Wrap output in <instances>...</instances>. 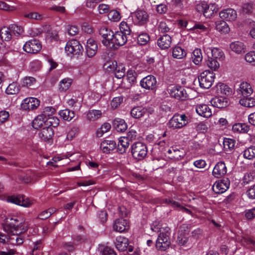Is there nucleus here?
Instances as JSON below:
<instances>
[{"label":"nucleus","mask_w":255,"mask_h":255,"mask_svg":"<svg viewBox=\"0 0 255 255\" xmlns=\"http://www.w3.org/2000/svg\"><path fill=\"white\" fill-rule=\"evenodd\" d=\"M28 225L18 217L7 218L4 229L9 235L8 241L12 244L20 245L23 243L24 239L21 234L28 229Z\"/></svg>","instance_id":"1"},{"label":"nucleus","mask_w":255,"mask_h":255,"mask_svg":"<svg viewBox=\"0 0 255 255\" xmlns=\"http://www.w3.org/2000/svg\"><path fill=\"white\" fill-rule=\"evenodd\" d=\"M170 230V229L169 227L163 228L162 230L160 229L155 244L156 248L158 250L164 251L170 246L171 244L169 237Z\"/></svg>","instance_id":"2"},{"label":"nucleus","mask_w":255,"mask_h":255,"mask_svg":"<svg viewBox=\"0 0 255 255\" xmlns=\"http://www.w3.org/2000/svg\"><path fill=\"white\" fill-rule=\"evenodd\" d=\"M131 152L134 158L140 160L146 156L147 148L146 145L142 142H135L131 147Z\"/></svg>","instance_id":"3"},{"label":"nucleus","mask_w":255,"mask_h":255,"mask_svg":"<svg viewBox=\"0 0 255 255\" xmlns=\"http://www.w3.org/2000/svg\"><path fill=\"white\" fill-rule=\"evenodd\" d=\"M215 74L208 70L201 73L198 77V81L201 88L209 89L210 88L214 81Z\"/></svg>","instance_id":"4"},{"label":"nucleus","mask_w":255,"mask_h":255,"mask_svg":"<svg viewBox=\"0 0 255 255\" xmlns=\"http://www.w3.org/2000/svg\"><path fill=\"white\" fill-rule=\"evenodd\" d=\"M131 17L133 23L138 25H144L149 20V15L144 10L137 9L131 13Z\"/></svg>","instance_id":"5"},{"label":"nucleus","mask_w":255,"mask_h":255,"mask_svg":"<svg viewBox=\"0 0 255 255\" xmlns=\"http://www.w3.org/2000/svg\"><path fill=\"white\" fill-rule=\"evenodd\" d=\"M99 34L103 37L102 44L107 48H110L111 41L113 38L114 32L106 27H102L99 29Z\"/></svg>","instance_id":"6"},{"label":"nucleus","mask_w":255,"mask_h":255,"mask_svg":"<svg viewBox=\"0 0 255 255\" xmlns=\"http://www.w3.org/2000/svg\"><path fill=\"white\" fill-rule=\"evenodd\" d=\"M187 117L185 115L175 114L169 121V125L175 128H180L187 124Z\"/></svg>","instance_id":"7"},{"label":"nucleus","mask_w":255,"mask_h":255,"mask_svg":"<svg viewBox=\"0 0 255 255\" xmlns=\"http://www.w3.org/2000/svg\"><path fill=\"white\" fill-rule=\"evenodd\" d=\"M65 49L67 54H72L73 55H79L83 48L78 41L73 40L67 43Z\"/></svg>","instance_id":"8"},{"label":"nucleus","mask_w":255,"mask_h":255,"mask_svg":"<svg viewBox=\"0 0 255 255\" xmlns=\"http://www.w3.org/2000/svg\"><path fill=\"white\" fill-rule=\"evenodd\" d=\"M41 49V44L39 41L33 39L26 42L23 46V50L29 53H36Z\"/></svg>","instance_id":"9"},{"label":"nucleus","mask_w":255,"mask_h":255,"mask_svg":"<svg viewBox=\"0 0 255 255\" xmlns=\"http://www.w3.org/2000/svg\"><path fill=\"white\" fill-rule=\"evenodd\" d=\"M170 96L174 98L184 100L188 97L186 90L181 86H174L170 89Z\"/></svg>","instance_id":"10"},{"label":"nucleus","mask_w":255,"mask_h":255,"mask_svg":"<svg viewBox=\"0 0 255 255\" xmlns=\"http://www.w3.org/2000/svg\"><path fill=\"white\" fill-rule=\"evenodd\" d=\"M156 79L152 75H148L143 78L140 82V86L146 90H154L156 87Z\"/></svg>","instance_id":"11"},{"label":"nucleus","mask_w":255,"mask_h":255,"mask_svg":"<svg viewBox=\"0 0 255 255\" xmlns=\"http://www.w3.org/2000/svg\"><path fill=\"white\" fill-rule=\"evenodd\" d=\"M127 40V35L122 32L117 31L114 34L110 48L114 47L115 45L123 46L126 43Z\"/></svg>","instance_id":"12"},{"label":"nucleus","mask_w":255,"mask_h":255,"mask_svg":"<svg viewBox=\"0 0 255 255\" xmlns=\"http://www.w3.org/2000/svg\"><path fill=\"white\" fill-rule=\"evenodd\" d=\"M230 182L228 179H223L215 182L212 187L213 190L217 194L225 192L229 188Z\"/></svg>","instance_id":"13"},{"label":"nucleus","mask_w":255,"mask_h":255,"mask_svg":"<svg viewBox=\"0 0 255 255\" xmlns=\"http://www.w3.org/2000/svg\"><path fill=\"white\" fill-rule=\"evenodd\" d=\"M39 105V100L36 98L32 97L25 99L21 104L22 108L25 110L35 109Z\"/></svg>","instance_id":"14"},{"label":"nucleus","mask_w":255,"mask_h":255,"mask_svg":"<svg viewBox=\"0 0 255 255\" xmlns=\"http://www.w3.org/2000/svg\"><path fill=\"white\" fill-rule=\"evenodd\" d=\"M238 95H241L244 97L253 96V90L250 84L247 82H242L239 89H238Z\"/></svg>","instance_id":"15"},{"label":"nucleus","mask_w":255,"mask_h":255,"mask_svg":"<svg viewBox=\"0 0 255 255\" xmlns=\"http://www.w3.org/2000/svg\"><path fill=\"white\" fill-rule=\"evenodd\" d=\"M220 17L227 21H232L237 18L236 11L232 8H227L221 11L219 13Z\"/></svg>","instance_id":"16"},{"label":"nucleus","mask_w":255,"mask_h":255,"mask_svg":"<svg viewBox=\"0 0 255 255\" xmlns=\"http://www.w3.org/2000/svg\"><path fill=\"white\" fill-rule=\"evenodd\" d=\"M227 173V167L224 162H218L213 170V175L216 178H220Z\"/></svg>","instance_id":"17"},{"label":"nucleus","mask_w":255,"mask_h":255,"mask_svg":"<svg viewBox=\"0 0 255 255\" xmlns=\"http://www.w3.org/2000/svg\"><path fill=\"white\" fill-rule=\"evenodd\" d=\"M171 42V37L166 34L157 39V44L160 48L162 49H166L170 47Z\"/></svg>","instance_id":"18"},{"label":"nucleus","mask_w":255,"mask_h":255,"mask_svg":"<svg viewBox=\"0 0 255 255\" xmlns=\"http://www.w3.org/2000/svg\"><path fill=\"white\" fill-rule=\"evenodd\" d=\"M98 45L94 39L90 38L87 40L86 51L89 57H93L97 53Z\"/></svg>","instance_id":"19"},{"label":"nucleus","mask_w":255,"mask_h":255,"mask_svg":"<svg viewBox=\"0 0 255 255\" xmlns=\"http://www.w3.org/2000/svg\"><path fill=\"white\" fill-rule=\"evenodd\" d=\"M114 229L119 232H123L129 228L127 221L123 218L117 219L113 226Z\"/></svg>","instance_id":"20"},{"label":"nucleus","mask_w":255,"mask_h":255,"mask_svg":"<svg viewBox=\"0 0 255 255\" xmlns=\"http://www.w3.org/2000/svg\"><path fill=\"white\" fill-rule=\"evenodd\" d=\"M54 135V131L52 127L46 126L39 133V137L43 141H48L51 139Z\"/></svg>","instance_id":"21"},{"label":"nucleus","mask_w":255,"mask_h":255,"mask_svg":"<svg viewBox=\"0 0 255 255\" xmlns=\"http://www.w3.org/2000/svg\"><path fill=\"white\" fill-rule=\"evenodd\" d=\"M212 106L218 108H223L228 105V101L226 98L224 97H215L210 101Z\"/></svg>","instance_id":"22"},{"label":"nucleus","mask_w":255,"mask_h":255,"mask_svg":"<svg viewBox=\"0 0 255 255\" xmlns=\"http://www.w3.org/2000/svg\"><path fill=\"white\" fill-rule=\"evenodd\" d=\"M147 112V109L142 106H136L131 110L130 115L134 119H139L146 115Z\"/></svg>","instance_id":"23"},{"label":"nucleus","mask_w":255,"mask_h":255,"mask_svg":"<svg viewBox=\"0 0 255 255\" xmlns=\"http://www.w3.org/2000/svg\"><path fill=\"white\" fill-rule=\"evenodd\" d=\"M116 145L114 140H105L101 142L100 148L104 153H109L116 148Z\"/></svg>","instance_id":"24"},{"label":"nucleus","mask_w":255,"mask_h":255,"mask_svg":"<svg viewBox=\"0 0 255 255\" xmlns=\"http://www.w3.org/2000/svg\"><path fill=\"white\" fill-rule=\"evenodd\" d=\"M6 201L8 202H11L16 205L24 207H28L30 205L29 202L25 201L22 197L19 195L8 196L6 198Z\"/></svg>","instance_id":"25"},{"label":"nucleus","mask_w":255,"mask_h":255,"mask_svg":"<svg viewBox=\"0 0 255 255\" xmlns=\"http://www.w3.org/2000/svg\"><path fill=\"white\" fill-rule=\"evenodd\" d=\"M196 111L201 116L209 118L212 115V112L209 107L205 104L200 105L196 106Z\"/></svg>","instance_id":"26"},{"label":"nucleus","mask_w":255,"mask_h":255,"mask_svg":"<svg viewBox=\"0 0 255 255\" xmlns=\"http://www.w3.org/2000/svg\"><path fill=\"white\" fill-rule=\"evenodd\" d=\"M129 141L126 136L121 137L119 138L118 150L120 153L123 154L126 152L129 146Z\"/></svg>","instance_id":"27"},{"label":"nucleus","mask_w":255,"mask_h":255,"mask_svg":"<svg viewBox=\"0 0 255 255\" xmlns=\"http://www.w3.org/2000/svg\"><path fill=\"white\" fill-rule=\"evenodd\" d=\"M216 29L221 33L227 34L230 31L228 24L224 20H218L215 22Z\"/></svg>","instance_id":"28"},{"label":"nucleus","mask_w":255,"mask_h":255,"mask_svg":"<svg viewBox=\"0 0 255 255\" xmlns=\"http://www.w3.org/2000/svg\"><path fill=\"white\" fill-rule=\"evenodd\" d=\"M231 49L237 54H241L245 52V46L244 43L240 41L233 42L230 44Z\"/></svg>","instance_id":"29"},{"label":"nucleus","mask_w":255,"mask_h":255,"mask_svg":"<svg viewBox=\"0 0 255 255\" xmlns=\"http://www.w3.org/2000/svg\"><path fill=\"white\" fill-rule=\"evenodd\" d=\"M128 239L121 237L117 238L115 245L119 251L121 252L126 251L128 248Z\"/></svg>","instance_id":"30"},{"label":"nucleus","mask_w":255,"mask_h":255,"mask_svg":"<svg viewBox=\"0 0 255 255\" xmlns=\"http://www.w3.org/2000/svg\"><path fill=\"white\" fill-rule=\"evenodd\" d=\"M250 126L245 123H236L233 126L232 130L235 132L247 133Z\"/></svg>","instance_id":"31"},{"label":"nucleus","mask_w":255,"mask_h":255,"mask_svg":"<svg viewBox=\"0 0 255 255\" xmlns=\"http://www.w3.org/2000/svg\"><path fill=\"white\" fill-rule=\"evenodd\" d=\"M113 126L118 132H124L128 128L125 121L122 119H116L113 122Z\"/></svg>","instance_id":"32"},{"label":"nucleus","mask_w":255,"mask_h":255,"mask_svg":"<svg viewBox=\"0 0 255 255\" xmlns=\"http://www.w3.org/2000/svg\"><path fill=\"white\" fill-rule=\"evenodd\" d=\"M169 154V157L173 159H179L183 156V152L180 151L176 147H172L167 151Z\"/></svg>","instance_id":"33"},{"label":"nucleus","mask_w":255,"mask_h":255,"mask_svg":"<svg viewBox=\"0 0 255 255\" xmlns=\"http://www.w3.org/2000/svg\"><path fill=\"white\" fill-rule=\"evenodd\" d=\"M239 102L241 105L244 107L252 108L255 106V98L254 96L242 98L240 99Z\"/></svg>","instance_id":"34"},{"label":"nucleus","mask_w":255,"mask_h":255,"mask_svg":"<svg viewBox=\"0 0 255 255\" xmlns=\"http://www.w3.org/2000/svg\"><path fill=\"white\" fill-rule=\"evenodd\" d=\"M0 36L2 41H9L12 37L10 28L3 27L0 30Z\"/></svg>","instance_id":"35"},{"label":"nucleus","mask_w":255,"mask_h":255,"mask_svg":"<svg viewBox=\"0 0 255 255\" xmlns=\"http://www.w3.org/2000/svg\"><path fill=\"white\" fill-rule=\"evenodd\" d=\"M236 141L233 139L225 138L223 141V148L226 152L231 151L234 149Z\"/></svg>","instance_id":"36"},{"label":"nucleus","mask_w":255,"mask_h":255,"mask_svg":"<svg viewBox=\"0 0 255 255\" xmlns=\"http://www.w3.org/2000/svg\"><path fill=\"white\" fill-rule=\"evenodd\" d=\"M45 118L43 115L38 116L32 122V127L34 128L38 129L42 127L43 125H45Z\"/></svg>","instance_id":"37"},{"label":"nucleus","mask_w":255,"mask_h":255,"mask_svg":"<svg viewBox=\"0 0 255 255\" xmlns=\"http://www.w3.org/2000/svg\"><path fill=\"white\" fill-rule=\"evenodd\" d=\"M186 55V51L181 47L176 46L172 50V56L175 58L182 59L185 57Z\"/></svg>","instance_id":"38"},{"label":"nucleus","mask_w":255,"mask_h":255,"mask_svg":"<svg viewBox=\"0 0 255 255\" xmlns=\"http://www.w3.org/2000/svg\"><path fill=\"white\" fill-rule=\"evenodd\" d=\"M45 126L48 127H56L59 124V120L56 117L49 116L45 118Z\"/></svg>","instance_id":"39"},{"label":"nucleus","mask_w":255,"mask_h":255,"mask_svg":"<svg viewBox=\"0 0 255 255\" xmlns=\"http://www.w3.org/2000/svg\"><path fill=\"white\" fill-rule=\"evenodd\" d=\"M59 114L61 117L66 121H71L75 117L74 111H70L69 109L61 110L59 112Z\"/></svg>","instance_id":"40"},{"label":"nucleus","mask_w":255,"mask_h":255,"mask_svg":"<svg viewBox=\"0 0 255 255\" xmlns=\"http://www.w3.org/2000/svg\"><path fill=\"white\" fill-rule=\"evenodd\" d=\"M212 53L211 58H213L215 60L222 61L225 58L224 52L220 49L214 48L211 49Z\"/></svg>","instance_id":"41"},{"label":"nucleus","mask_w":255,"mask_h":255,"mask_svg":"<svg viewBox=\"0 0 255 255\" xmlns=\"http://www.w3.org/2000/svg\"><path fill=\"white\" fill-rule=\"evenodd\" d=\"M19 91V86L17 85L16 83L13 82L8 86L5 90V93L8 95H13L18 93Z\"/></svg>","instance_id":"42"},{"label":"nucleus","mask_w":255,"mask_h":255,"mask_svg":"<svg viewBox=\"0 0 255 255\" xmlns=\"http://www.w3.org/2000/svg\"><path fill=\"white\" fill-rule=\"evenodd\" d=\"M72 80L67 78L61 80L59 84V90L61 91H66L71 85Z\"/></svg>","instance_id":"43"},{"label":"nucleus","mask_w":255,"mask_h":255,"mask_svg":"<svg viewBox=\"0 0 255 255\" xmlns=\"http://www.w3.org/2000/svg\"><path fill=\"white\" fill-rule=\"evenodd\" d=\"M193 61L196 65H199L202 60L203 56L200 49H196L193 52Z\"/></svg>","instance_id":"44"},{"label":"nucleus","mask_w":255,"mask_h":255,"mask_svg":"<svg viewBox=\"0 0 255 255\" xmlns=\"http://www.w3.org/2000/svg\"><path fill=\"white\" fill-rule=\"evenodd\" d=\"M102 115L101 111L90 110L87 114V119L91 121H94L99 119Z\"/></svg>","instance_id":"45"},{"label":"nucleus","mask_w":255,"mask_h":255,"mask_svg":"<svg viewBox=\"0 0 255 255\" xmlns=\"http://www.w3.org/2000/svg\"><path fill=\"white\" fill-rule=\"evenodd\" d=\"M207 65L212 70H216L220 66V64L218 60L214 59L213 58L208 57V60L206 62Z\"/></svg>","instance_id":"46"},{"label":"nucleus","mask_w":255,"mask_h":255,"mask_svg":"<svg viewBox=\"0 0 255 255\" xmlns=\"http://www.w3.org/2000/svg\"><path fill=\"white\" fill-rule=\"evenodd\" d=\"M244 156L249 159L255 157V146H250L245 150Z\"/></svg>","instance_id":"47"},{"label":"nucleus","mask_w":255,"mask_h":255,"mask_svg":"<svg viewBox=\"0 0 255 255\" xmlns=\"http://www.w3.org/2000/svg\"><path fill=\"white\" fill-rule=\"evenodd\" d=\"M149 35L146 33H142L137 37V42L141 45H145L149 40Z\"/></svg>","instance_id":"48"},{"label":"nucleus","mask_w":255,"mask_h":255,"mask_svg":"<svg viewBox=\"0 0 255 255\" xmlns=\"http://www.w3.org/2000/svg\"><path fill=\"white\" fill-rule=\"evenodd\" d=\"M217 90L218 93L220 92L221 94L226 95H230L232 92L231 89L224 84L217 85Z\"/></svg>","instance_id":"49"},{"label":"nucleus","mask_w":255,"mask_h":255,"mask_svg":"<svg viewBox=\"0 0 255 255\" xmlns=\"http://www.w3.org/2000/svg\"><path fill=\"white\" fill-rule=\"evenodd\" d=\"M108 16L109 19L113 21H118L121 18L120 12L116 10H111Z\"/></svg>","instance_id":"50"},{"label":"nucleus","mask_w":255,"mask_h":255,"mask_svg":"<svg viewBox=\"0 0 255 255\" xmlns=\"http://www.w3.org/2000/svg\"><path fill=\"white\" fill-rule=\"evenodd\" d=\"M111 128V125L109 123L104 124L101 127L100 129L97 130V136L101 137L104 133L108 132Z\"/></svg>","instance_id":"51"},{"label":"nucleus","mask_w":255,"mask_h":255,"mask_svg":"<svg viewBox=\"0 0 255 255\" xmlns=\"http://www.w3.org/2000/svg\"><path fill=\"white\" fill-rule=\"evenodd\" d=\"M246 61L255 65V51H250L245 56Z\"/></svg>","instance_id":"52"},{"label":"nucleus","mask_w":255,"mask_h":255,"mask_svg":"<svg viewBox=\"0 0 255 255\" xmlns=\"http://www.w3.org/2000/svg\"><path fill=\"white\" fill-rule=\"evenodd\" d=\"M115 77L118 79H121L125 75L126 69L125 67L122 66H117L115 69Z\"/></svg>","instance_id":"53"},{"label":"nucleus","mask_w":255,"mask_h":255,"mask_svg":"<svg viewBox=\"0 0 255 255\" xmlns=\"http://www.w3.org/2000/svg\"><path fill=\"white\" fill-rule=\"evenodd\" d=\"M120 29V31L119 32H122L126 35H129L130 33V29L126 22L123 21L121 23Z\"/></svg>","instance_id":"54"},{"label":"nucleus","mask_w":255,"mask_h":255,"mask_svg":"<svg viewBox=\"0 0 255 255\" xmlns=\"http://www.w3.org/2000/svg\"><path fill=\"white\" fill-rule=\"evenodd\" d=\"M255 177V173L250 172L246 174L244 177L243 183L245 184H249L251 182L253 181Z\"/></svg>","instance_id":"55"},{"label":"nucleus","mask_w":255,"mask_h":255,"mask_svg":"<svg viewBox=\"0 0 255 255\" xmlns=\"http://www.w3.org/2000/svg\"><path fill=\"white\" fill-rule=\"evenodd\" d=\"M36 80L32 77H26L23 79V86L29 87L35 83Z\"/></svg>","instance_id":"56"},{"label":"nucleus","mask_w":255,"mask_h":255,"mask_svg":"<svg viewBox=\"0 0 255 255\" xmlns=\"http://www.w3.org/2000/svg\"><path fill=\"white\" fill-rule=\"evenodd\" d=\"M9 28L10 29L11 33L16 36L19 35L23 32L22 27L17 25H12Z\"/></svg>","instance_id":"57"},{"label":"nucleus","mask_w":255,"mask_h":255,"mask_svg":"<svg viewBox=\"0 0 255 255\" xmlns=\"http://www.w3.org/2000/svg\"><path fill=\"white\" fill-rule=\"evenodd\" d=\"M136 73L132 70H128L127 74V79L130 83H133L136 80Z\"/></svg>","instance_id":"58"},{"label":"nucleus","mask_w":255,"mask_h":255,"mask_svg":"<svg viewBox=\"0 0 255 255\" xmlns=\"http://www.w3.org/2000/svg\"><path fill=\"white\" fill-rule=\"evenodd\" d=\"M78 128L77 127L72 128L68 132L67 135V138L68 140H72L78 133Z\"/></svg>","instance_id":"59"},{"label":"nucleus","mask_w":255,"mask_h":255,"mask_svg":"<svg viewBox=\"0 0 255 255\" xmlns=\"http://www.w3.org/2000/svg\"><path fill=\"white\" fill-rule=\"evenodd\" d=\"M55 112V109L54 108L51 107H47L44 109L42 115H43V117L45 118H46V117L52 116V114H54Z\"/></svg>","instance_id":"60"},{"label":"nucleus","mask_w":255,"mask_h":255,"mask_svg":"<svg viewBox=\"0 0 255 255\" xmlns=\"http://www.w3.org/2000/svg\"><path fill=\"white\" fill-rule=\"evenodd\" d=\"M117 66L116 61H109L104 64V67L109 71H114Z\"/></svg>","instance_id":"61"},{"label":"nucleus","mask_w":255,"mask_h":255,"mask_svg":"<svg viewBox=\"0 0 255 255\" xmlns=\"http://www.w3.org/2000/svg\"><path fill=\"white\" fill-rule=\"evenodd\" d=\"M170 28L165 22L161 21L158 25V30L161 33H165L169 31Z\"/></svg>","instance_id":"62"},{"label":"nucleus","mask_w":255,"mask_h":255,"mask_svg":"<svg viewBox=\"0 0 255 255\" xmlns=\"http://www.w3.org/2000/svg\"><path fill=\"white\" fill-rule=\"evenodd\" d=\"M123 98L122 97H118L114 98L111 102V107L114 108H117L123 102Z\"/></svg>","instance_id":"63"},{"label":"nucleus","mask_w":255,"mask_h":255,"mask_svg":"<svg viewBox=\"0 0 255 255\" xmlns=\"http://www.w3.org/2000/svg\"><path fill=\"white\" fill-rule=\"evenodd\" d=\"M25 17L36 20H40L42 18V16L36 12H31L25 15Z\"/></svg>","instance_id":"64"}]
</instances>
